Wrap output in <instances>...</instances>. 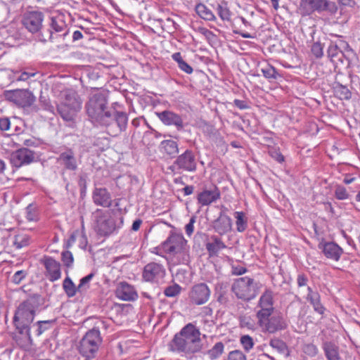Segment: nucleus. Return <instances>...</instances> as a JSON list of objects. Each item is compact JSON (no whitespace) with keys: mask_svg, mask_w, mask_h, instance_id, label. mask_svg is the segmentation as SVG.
Masks as SVG:
<instances>
[{"mask_svg":"<svg viewBox=\"0 0 360 360\" xmlns=\"http://www.w3.org/2000/svg\"><path fill=\"white\" fill-rule=\"evenodd\" d=\"M176 165L181 172H194L197 169V160L192 150L186 149L183 153L176 157Z\"/></svg>","mask_w":360,"mask_h":360,"instance_id":"4468645a","label":"nucleus"},{"mask_svg":"<svg viewBox=\"0 0 360 360\" xmlns=\"http://www.w3.org/2000/svg\"><path fill=\"white\" fill-rule=\"evenodd\" d=\"M197 30L200 33L203 34L207 40L213 39L214 34L211 31L208 30L207 29H206L203 27H200V26H199L197 28Z\"/></svg>","mask_w":360,"mask_h":360,"instance_id":"bf43d9fd","label":"nucleus"},{"mask_svg":"<svg viewBox=\"0 0 360 360\" xmlns=\"http://www.w3.org/2000/svg\"><path fill=\"white\" fill-rule=\"evenodd\" d=\"M308 293L306 299L313 306L314 310L318 314L323 315L326 310L321 303V297L317 291L313 290L311 287L307 288Z\"/></svg>","mask_w":360,"mask_h":360,"instance_id":"a878e982","label":"nucleus"},{"mask_svg":"<svg viewBox=\"0 0 360 360\" xmlns=\"http://www.w3.org/2000/svg\"><path fill=\"white\" fill-rule=\"evenodd\" d=\"M94 229L100 236H107L112 234L122 224V217L120 218V224H117L115 217L109 211L97 209L93 213Z\"/></svg>","mask_w":360,"mask_h":360,"instance_id":"20e7f679","label":"nucleus"},{"mask_svg":"<svg viewBox=\"0 0 360 360\" xmlns=\"http://www.w3.org/2000/svg\"><path fill=\"white\" fill-rule=\"evenodd\" d=\"M212 227L215 232L223 236L231 230L232 220L224 212H220L217 219L212 222Z\"/></svg>","mask_w":360,"mask_h":360,"instance_id":"412c9836","label":"nucleus"},{"mask_svg":"<svg viewBox=\"0 0 360 360\" xmlns=\"http://www.w3.org/2000/svg\"><path fill=\"white\" fill-rule=\"evenodd\" d=\"M10 120L8 117L0 118V129L2 131L8 130L10 128Z\"/></svg>","mask_w":360,"mask_h":360,"instance_id":"0e129e2a","label":"nucleus"},{"mask_svg":"<svg viewBox=\"0 0 360 360\" xmlns=\"http://www.w3.org/2000/svg\"><path fill=\"white\" fill-rule=\"evenodd\" d=\"M73 107H69L65 103L60 102V104L57 106V110L60 117L65 121H72L74 120L77 113L79 111L80 109Z\"/></svg>","mask_w":360,"mask_h":360,"instance_id":"cd10ccee","label":"nucleus"},{"mask_svg":"<svg viewBox=\"0 0 360 360\" xmlns=\"http://www.w3.org/2000/svg\"><path fill=\"white\" fill-rule=\"evenodd\" d=\"M234 217L236 219V230L240 233L245 231L248 228V219L245 214L243 212H236Z\"/></svg>","mask_w":360,"mask_h":360,"instance_id":"f704fd0d","label":"nucleus"},{"mask_svg":"<svg viewBox=\"0 0 360 360\" xmlns=\"http://www.w3.org/2000/svg\"><path fill=\"white\" fill-rule=\"evenodd\" d=\"M115 295L124 301H134L138 297L137 292L134 286L124 281L118 284L115 290Z\"/></svg>","mask_w":360,"mask_h":360,"instance_id":"6ab92c4d","label":"nucleus"},{"mask_svg":"<svg viewBox=\"0 0 360 360\" xmlns=\"http://www.w3.org/2000/svg\"><path fill=\"white\" fill-rule=\"evenodd\" d=\"M259 306L261 309L257 312V319L261 318V314H272L274 311L273 293L271 290H266L260 297Z\"/></svg>","mask_w":360,"mask_h":360,"instance_id":"b1692460","label":"nucleus"},{"mask_svg":"<svg viewBox=\"0 0 360 360\" xmlns=\"http://www.w3.org/2000/svg\"><path fill=\"white\" fill-rule=\"evenodd\" d=\"M37 72H22L20 75L17 78V81H26L30 77H34Z\"/></svg>","mask_w":360,"mask_h":360,"instance_id":"69168bd1","label":"nucleus"},{"mask_svg":"<svg viewBox=\"0 0 360 360\" xmlns=\"http://www.w3.org/2000/svg\"><path fill=\"white\" fill-rule=\"evenodd\" d=\"M63 288L68 297L75 296L78 292L77 287L75 286L70 277H66L63 283Z\"/></svg>","mask_w":360,"mask_h":360,"instance_id":"4c0bfd02","label":"nucleus"},{"mask_svg":"<svg viewBox=\"0 0 360 360\" xmlns=\"http://www.w3.org/2000/svg\"><path fill=\"white\" fill-rule=\"evenodd\" d=\"M24 25L32 33L38 32L41 27V24H24Z\"/></svg>","mask_w":360,"mask_h":360,"instance_id":"338daca9","label":"nucleus"},{"mask_svg":"<svg viewBox=\"0 0 360 360\" xmlns=\"http://www.w3.org/2000/svg\"><path fill=\"white\" fill-rule=\"evenodd\" d=\"M211 239L212 242L206 244V248L209 252L214 254L226 248V245L219 237L213 236Z\"/></svg>","mask_w":360,"mask_h":360,"instance_id":"7c9ffc66","label":"nucleus"},{"mask_svg":"<svg viewBox=\"0 0 360 360\" xmlns=\"http://www.w3.org/2000/svg\"><path fill=\"white\" fill-rule=\"evenodd\" d=\"M240 324L241 327H246L248 329H254L255 328L254 321L248 316L241 317L240 319Z\"/></svg>","mask_w":360,"mask_h":360,"instance_id":"4d7b16f0","label":"nucleus"},{"mask_svg":"<svg viewBox=\"0 0 360 360\" xmlns=\"http://www.w3.org/2000/svg\"><path fill=\"white\" fill-rule=\"evenodd\" d=\"M323 349L328 360H340L339 347L332 342H325L323 344Z\"/></svg>","mask_w":360,"mask_h":360,"instance_id":"c756f323","label":"nucleus"},{"mask_svg":"<svg viewBox=\"0 0 360 360\" xmlns=\"http://www.w3.org/2000/svg\"><path fill=\"white\" fill-rule=\"evenodd\" d=\"M258 324L264 333H275L287 328L288 323L281 314L268 315L261 314Z\"/></svg>","mask_w":360,"mask_h":360,"instance_id":"9d476101","label":"nucleus"},{"mask_svg":"<svg viewBox=\"0 0 360 360\" xmlns=\"http://www.w3.org/2000/svg\"><path fill=\"white\" fill-rule=\"evenodd\" d=\"M155 250H162V252L169 255H181L182 263L188 262L187 241L181 234L171 233L169 237Z\"/></svg>","mask_w":360,"mask_h":360,"instance_id":"39448f33","label":"nucleus"},{"mask_svg":"<svg viewBox=\"0 0 360 360\" xmlns=\"http://www.w3.org/2000/svg\"><path fill=\"white\" fill-rule=\"evenodd\" d=\"M224 351V344L222 342H218L207 351V355L211 360H215L221 356Z\"/></svg>","mask_w":360,"mask_h":360,"instance_id":"e433bc0d","label":"nucleus"},{"mask_svg":"<svg viewBox=\"0 0 360 360\" xmlns=\"http://www.w3.org/2000/svg\"><path fill=\"white\" fill-rule=\"evenodd\" d=\"M63 100L61 101L63 103H65L69 107H73L81 109L82 103L81 101L75 91L72 90H65L63 93Z\"/></svg>","mask_w":360,"mask_h":360,"instance_id":"bb28decb","label":"nucleus"},{"mask_svg":"<svg viewBox=\"0 0 360 360\" xmlns=\"http://www.w3.org/2000/svg\"><path fill=\"white\" fill-rule=\"evenodd\" d=\"M108 99L106 95L103 93H96L93 94L86 103V113L90 120L96 124L104 123L105 120L108 119L107 114L110 110L108 106Z\"/></svg>","mask_w":360,"mask_h":360,"instance_id":"f03ea898","label":"nucleus"},{"mask_svg":"<svg viewBox=\"0 0 360 360\" xmlns=\"http://www.w3.org/2000/svg\"><path fill=\"white\" fill-rule=\"evenodd\" d=\"M165 275L164 266L156 262H150L144 266L143 278L146 281L158 282Z\"/></svg>","mask_w":360,"mask_h":360,"instance_id":"dca6fc26","label":"nucleus"},{"mask_svg":"<svg viewBox=\"0 0 360 360\" xmlns=\"http://www.w3.org/2000/svg\"><path fill=\"white\" fill-rule=\"evenodd\" d=\"M335 92L337 96L340 99H349L351 98V92L347 87L338 84L335 87Z\"/></svg>","mask_w":360,"mask_h":360,"instance_id":"a19ab883","label":"nucleus"},{"mask_svg":"<svg viewBox=\"0 0 360 360\" xmlns=\"http://www.w3.org/2000/svg\"><path fill=\"white\" fill-rule=\"evenodd\" d=\"M61 259L65 266L71 267L74 262V257L70 251H63L61 254Z\"/></svg>","mask_w":360,"mask_h":360,"instance_id":"603ef678","label":"nucleus"},{"mask_svg":"<svg viewBox=\"0 0 360 360\" xmlns=\"http://www.w3.org/2000/svg\"><path fill=\"white\" fill-rule=\"evenodd\" d=\"M178 66L182 71L187 74H191L193 72L192 67L184 60Z\"/></svg>","mask_w":360,"mask_h":360,"instance_id":"774afa93","label":"nucleus"},{"mask_svg":"<svg viewBox=\"0 0 360 360\" xmlns=\"http://www.w3.org/2000/svg\"><path fill=\"white\" fill-rule=\"evenodd\" d=\"M161 150L170 158H176L179 153V145L173 140H164L160 143Z\"/></svg>","mask_w":360,"mask_h":360,"instance_id":"c85d7f7f","label":"nucleus"},{"mask_svg":"<svg viewBox=\"0 0 360 360\" xmlns=\"http://www.w3.org/2000/svg\"><path fill=\"white\" fill-rule=\"evenodd\" d=\"M41 262L46 269V276L50 281H56L61 277L60 264L58 262L51 257L45 256Z\"/></svg>","mask_w":360,"mask_h":360,"instance_id":"f3484780","label":"nucleus"},{"mask_svg":"<svg viewBox=\"0 0 360 360\" xmlns=\"http://www.w3.org/2000/svg\"><path fill=\"white\" fill-rule=\"evenodd\" d=\"M335 194V197L338 200H345V199H347L349 197V194L347 192L345 188H344L343 186H339L336 188Z\"/></svg>","mask_w":360,"mask_h":360,"instance_id":"6e6d98bb","label":"nucleus"},{"mask_svg":"<svg viewBox=\"0 0 360 360\" xmlns=\"http://www.w3.org/2000/svg\"><path fill=\"white\" fill-rule=\"evenodd\" d=\"M92 199L94 204L103 207H110L112 202L111 194L105 188H95Z\"/></svg>","mask_w":360,"mask_h":360,"instance_id":"4be33fe9","label":"nucleus"},{"mask_svg":"<svg viewBox=\"0 0 360 360\" xmlns=\"http://www.w3.org/2000/svg\"><path fill=\"white\" fill-rule=\"evenodd\" d=\"M269 345L279 353H285L287 350L286 344L278 338L271 340Z\"/></svg>","mask_w":360,"mask_h":360,"instance_id":"37998d69","label":"nucleus"},{"mask_svg":"<svg viewBox=\"0 0 360 360\" xmlns=\"http://www.w3.org/2000/svg\"><path fill=\"white\" fill-rule=\"evenodd\" d=\"M302 350L304 354L310 356H316L319 351L317 347L312 343L304 345Z\"/></svg>","mask_w":360,"mask_h":360,"instance_id":"864d4df0","label":"nucleus"},{"mask_svg":"<svg viewBox=\"0 0 360 360\" xmlns=\"http://www.w3.org/2000/svg\"><path fill=\"white\" fill-rule=\"evenodd\" d=\"M263 76L269 81L276 80L281 77V74L275 68L270 65H266L261 69Z\"/></svg>","mask_w":360,"mask_h":360,"instance_id":"c9c22d12","label":"nucleus"},{"mask_svg":"<svg viewBox=\"0 0 360 360\" xmlns=\"http://www.w3.org/2000/svg\"><path fill=\"white\" fill-rule=\"evenodd\" d=\"M56 161L66 170L74 172L78 168V162L75 153L70 148L61 149Z\"/></svg>","mask_w":360,"mask_h":360,"instance_id":"f8f14e48","label":"nucleus"},{"mask_svg":"<svg viewBox=\"0 0 360 360\" xmlns=\"http://www.w3.org/2000/svg\"><path fill=\"white\" fill-rule=\"evenodd\" d=\"M247 271V269L241 266H232L231 274L236 276L243 275Z\"/></svg>","mask_w":360,"mask_h":360,"instance_id":"680f3d73","label":"nucleus"},{"mask_svg":"<svg viewBox=\"0 0 360 360\" xmlns=\"http://www.w3.org/2000/svg\"><path fill=\"white\" fill-rule=\"evenodd\" d=\"M30 238L26 234H21L15 236L13 245L17 249H20L29 245Z\"/></svg>","mask_w":360,"mask_h":360,"instance_id":"79ce46f5","label":"nucleus"},{"mask_svg":"<svg viewBox=\"0 0 360 360\" xmlns=\"http://www.w3.org/2000/svg\"><path fill=\"white\" fill-rule=\"evenodd\" d=\"M87 179L88 174L85 172H82L78 176V186L79 187L81 195L86 193Z\"/></svg>","mask_w":360,"mask_h":360,"instance_id":"49530a36","label":"nucleus"},{"mask_svg":"<svg viewBox=\"0 0 360 360\" xmlns=\"http://www.w3.org/2000/svg\"><path fill=\"white\" fill-rule=\"evenodd\" d=\"M53 323V321H39L37 323V335H40L47 330Z\"/></svg>","mask_w":360,"mask_h":360,"instance_id":"09e8293b","label":"nucleus"},{"mask_svg":"<svg viewBox=\"0 0 360 360\" xmlns=\"http://www.w3.org/2000/svg\"><path fill=\"white\" fill-rule=\"evenodd\" d=\"M227 285L224 283H218L215 286V294L217 296V300L221 304H226L228 301L226 295Z\"/></svg>","mask_w":360,"mask_h":360,"instance_id":"473e14b6","label":"nucleus"},{"mask_svg":"<svg viewBox=\"0 0 360 360\" xmlns=\"http://www.w3.org/2000/svg\"><path fill=\"white\" fill-rule=\"evenodd\" d=\"M300 9L303 15L325 11L334 14L338 11V6L335 2L328 0H300Z\"/></svg>","mask_w":360,"mask_h":360,"instance_id":"1a4fd4ad","label":"nucleus"},{"mask_svg":"<svg viewBox=\"0 0 360 360\" xmlns=\"http://www.w3.org/2000/svg\"><path fill=\"white\" fill-rule=\"evenodd\" d=\"M158 118L166 125H174L177 130L184 129V122L181 117L170 110H165L157 113Z\"/></svg>","mask_w":360,"mask_h":360,"instance_id":"aec40b11","label":"nucleus"},{"mask_svg":"<svg viewBox=\"0 0 360 360\" xmlns=\"http://www.w3.org/2000/svg\"><path fill=\"white\" fill-rule=\"evenodd\" d=\"M308 278L304 274H299L297 278V283L299 287L305 286L307 283Z\"/></svg>","mask_w":360,"mask_h":360,"instance_id":"e2e57ef3","label":"nucleus"},{"mask_svg":"<svg viewBox=\"0 0 360 360\" xmlns=\"http://www.w3.org/2000/svg\"><path fill=\"white\" fill-rule=\"evenodd\" d=\"M99 328L100 326H94L89 330L80 340L77 349L83 356L88 359L96 356L103 342Z\"/></svg>","mask_w":360,"mask_h":360,"instance_id":"7ed1b4c3","label":"nucleus"},{"mask_svg":"<svg viewBox=\"0 0 360 360\" xmlns=\"http://www.w3.org/2000/svg\"><path fill=\"white\" fill-rule=\"evenodd\" d=\"M34 152L27 148H20L12 153L11 155V162L15 167H20L22 165H29L34 162Z\"/></svg>","mask_w":360,"mask_h":360,"instance_id":"2eb2a0df","label":"nucleus"},{"mask_svg":"<svg viewBox=\"0 0 360 360\" xmlns=\"http://www.w3.org/2000/svg\"><path fill=\"white\" fill-rule=\"evenodd\" d=\"M195 222V217H192L190 219L189 222L185 226L186 233L188 236H191L192 235V233H193V231H194V223Z\"/></svg>","mask_w":360,"mask_h":360,"instance_id":"13d9d810","label":"nucleus"},{"mask_svg":"<svg viewBox=\"0 0 360 360\" xmlns=\"http://www.w3.org/2000/svg\"><path fill=\"white\" fill-rule=\"evenodd\" d=\"M26 214H27V219L29 221H33L35 219V212H34V207L32 206V205L30 204L26 207Z\"/></svg>","mask_w":360,"mask_h":360,"instance_id":"052dcab7","label":"nucleus"},{"mask_svg":"<svg viewBox=\"0 0 360 360\" xmlns=\"http://www.w3.org/2000/svg\"><path fill=\"white\" fill-rule=\"evenodd\" d=\"M211 291L204 283L193 285L189 292V298L192 303L201 305L206 303L210 297Z\"/></svg>","mask_w":360,"mask_h":360,"instance_id":"ddd939ff","label":"nucleus"},{"mask_svg":"<svg viewBox=\"0 0 360 360\" xmlns=\"http://www.w3.org/2000/svg\"><path fill=\"white\" fill-rule=\"evenodd\" d=\"M36 305L33 300H27L21 303L15 314L13 322L20 333L27 329L33 321Z\"/></svg>","mask_w":360,"mask_h":360,"instance_id":"0eeeda50","label":"nucleus"},{"mask_svg":"<svg viewBox=\"0 0 360 360\" xmlns=\"http://www.w3.org/2000/svg\"><path fill=\"white\" fill-rule=\"evenodd\" d=\"M25 22H42L44 20V14L39 11H27L23 15Z\"/></svg>","mask_w":360,"mask_h":360,"instance_id":"2f4dec72","label":"nucleus"},{"mask_svg":"<svg viewBox=\"0 0 360 360\" xmlns=\"http://www.w3.org/2000/svg\"><path fill=\"white\" fill-rule=\"evenodd\" d=\"M345 46L347 49V55H345L336 44H330L327 53L328 57L332 62L336 63L337 61H340L343 63V58L349 61L348 56L349 53H352V50L347 43L345 44Z\"/></svg>","mask_w":360,"mask_h":360,"instance_id":"393cba45","label":"nucleus"},{"mask_svg":"<svg viewBox=\"0 0 360 360\" xmlns=\"http://www.w3.org/2000/svg\"><path fill=\"white\" fill-rule=\"evenodd\" d=\"M323 46L321 43L315 42L311 46V51L316 58H320L323 55Z\"/></svg>","mask_w":360,"mask_h":360,"instance_id":"5fc2aeb1","label":"nucleus"},{"mask_svg":"<svg viewBox=\"0 0 360 360\" xmlns=\"http://www.w3.org/2000/svg\"><path fill=\"white\" fill-rule=\"evenodd\" d=\"M225 360H247L245 354L239 349L231 351Z\"/></svg>","mask_w":360,"mask_h":360,"instance_id":"de8ad7c7","label":"nucleus"},{"mask_svg":"<svg viewBox=\"0 0 360 360\" xmlns=\"http://www.w3.org/2000/svg\"><path fill=\"white\" fill-rule=\"evenodd\" d=\"M154 27H147L148 29L151 30L154 33H156L158 36H161L165 37L164 33L167 32V33H170L171 31L174 29H176L175 27L176 24H173L171 27H169L167 29L162 26V24H153Z\"/></svg>","mask_w":360,"mask_h":360,"instance_id":"ea45409f","label":"nucleus"},{"mask_svg":"<svg viewBox=\"0 0 360 360\" xmlns=\"http://www.w3.org/2000/svg\"><path fill=\"white\" fill-rule=\"evenodd\" d=\"M319 249L321 250L324 255L330 259L338 261L343 251L342 249L333 242H321L318 245Z\"/></svg>","mask_w":360,"mask_h":360,"instance_id":"5701e85b","label":"nucleus"},{"mask_svg":"<svg viewBox=\"0 0 360 360\" xmlns=\"http://www.w3.org/2000/svg\"><path fill=\"white\" fill-rule=\"evenodd\" d=\"M200 335V330L189 323L174 336L170 343L171 349L186 354L196 353L201 349Z\"/></svg>","mask_w":360,"mask_h":360,"instance_id":"f257e3e1","label":"nucleus"},{"mask_svg":"<svg viewBox=\"0 0 360 360\" xmlns=\"http://www.w3.org/2000/svg\"><path fill=\"white\" fill-rule=\"evenodd\" d=\"M94 276L95 274L92 272L80 280L79 284L77 286V290L79 292L86 291L89 288V283Z\"/></svg>","mask_w":360,"mask_h":360,"instance_id":"a18cd8bd","label":"nucleus"},{"mask_svg":"<svg viewBox=\"0 0 360 360\" xmlns=\"http://www.w3.org/2000/svg\"><path fill=\"white\" fill-rule=\"evenodd\" d=\"M217 10L219 16L223 21H229L231 20V13L226 2L223 1L219 4Z\"/></svg>","mask_w":360,"mask_h":360,"instance_id":"58836bf2","label":"nucleus"},{"mask_svg":"<svg viewBox=\"0 0 360 360\" xmlns=\"http://www.w3.org/2000/svg\"><path fill=\"white\" fill-rule=\"evenodd\" d=\"M27 271L19 270L17 271L11 277V281L15 285L20 284L27 276Z\"/></svg>","mask_w":360,"mask_h":360,"instance_id":"8fccbe9b","label":"nucleus"},{"mask_svg":"<svg viewBox=\"0 0 360 360\" xmlns=\"http://www.w3.org/2000/svg\"><path fill=\"white\" fill-rule=\"evenodd\" d=\"M197 14L205 20H213L215 16L212 11L204 4H198L195 7Z\"/></svg>","mask_w":360,"mask_h":360,"instance_id":"72a5a7b5","label":"nucleus"},{"mask_svg":"<svg viewBox=\"0 0 360 360\" xmlns=\"http://www.w3.org/2000/svg\"><path fill=\"white\" fill-rule=\"evenodd\" d=\"M221 197V193L217 186L212 185L204 188L198 195V202L202 206L209 205L217 201Z\"/></svg>","mask_w":360,"mask_h":360,"instance_id":"a211bd4d","label":"nucleus"},{"mask_svg":"<svg viewBox=\"0 0 360 360\" xmlns=\"http://www.w3.org/2000/svg\"><path fill=\"white\" fill-rule=\"evenodd\" d=\"M6 99L22 108L30 107L34 103L36 98L27 89H15L4 91Z\"/></svg>","mask_w":360,"mask_h":360,"instance_id":"9b49d317","label":"nucleus"},{"mask_svg":"<svg viewBox=\"0 0 360 360\" xmlns=\"http://www.w3.org/2000/svg\"><path fill=\"white\" fill-rule=\"evenodd\" d=\"M260 283L248 276L236 279L231 286L232 292L238 299L250 300L258 294Z\"/></svg>","mask_w":360,"mask_h":360,"instance_id":"423d86ee","label":"nucleus"},{"mask_svg":"<svg viewBox=\"0 0 360 360\" xmlns=\"http://www.w3.org/2000/svg\"><path fill=\"white\" fill-rule=\"evenodd\" d=\"M107 115L109 117L103 121L105 123H100L98 125L105 127L110 136H117L126 130L128 123V115L126 112L113 110Z\"/></svg>","mask_w":360,"mask_h":360,"instance_id":"6e6552de","label":"nucleus"},{"mask_svg":"<svg viewBox=\"0 0 360 360\" xmlns=\"http://www.w3.org/2000/svg\"><path fill=\"white\" fill-rule=\"evenodd\" d=\"M181 287L178 284L169 285L165 289L164 294L167 297H175L180 293Z\"/></svg>","mask_w":360,"mask_h":360,"instance_id":"3c124183","label":"nucleus"},{"mask_svg":"<svg viewBox=\"0 0 360 360\" xmlns=\"http://www.w3.org/2000/svg\"><path fill=\"white\" fill-rule=\"evenodd\" d=\"M240 342L247 352H249L255 345L253 339L248 335H242L240 338Z\"/></svg>","mask_w":360,"mask_h":360,"instance_id":"c03bdc74","label":"nucleus"}]
</instances>
